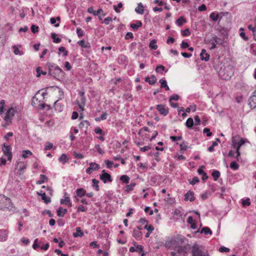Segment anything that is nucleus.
Wrapping results in <instances>:
<instances>
[{"instance_id":"1","label":"nucleus","mask_w":256,"mask_h":256,"mask_svg":"<svg viewBox=\"0 0 256 256\" xmlns=\"http://www.w3.org/2000/svg\"><path fill=\"white\" fill-rule=\"evenodd\" d=\"M188 241L184 244H178L175 252H172V256H186L190 250H192V246L188 244Z\"/></svg>"},{"instance_id":"2","label":"nucleus","mask_w":256,"mask_h":256,"mask_svg":"<svg viewBox=\"0 0 256 256\" xmlns=\"http://www.w3.org/2000/svg\"><path fill=\"white\" fill-rule=\"evenodd\" d=\"M46 66L48 69V74L56 78L60 77L63 73L62 70L58 66H55L54 64L48 62L46 64Z\"/></svg>"},{"instance_id":"3","label":"nucleus","mask_w":256,"mask_h":256,"mask_svg":"<svg viewBox=\"0 0 256 256\" xmlns=\"http://www.w3.org/2000/svg\"><path fill=\"white\" fill-rule=\"evenodd\" d=\"M169 240L172 247H175L176 249L178 244H184L188 240L183 236L178 235L169 239Z\"/></svg>"},{"instance_id":"4","label":"nucleus","mask_w":256,"mask_h":256,"mask_svg":"<svg viewBox=\"0 0 256 256\" xmlns=\"http://www.w3.org/2000/svg\"><path fill=\"white\" fill-rule=\"evenodd\" d=\"M192 256H208V254L198 244H194L192 246Z\"/></svg>"},{"instance_id":"5","label":"nucleus","mask_w":256,"mask_h":256,"mask_svg":"<svg viewBox=\"0 0 256 256\" xmlns=\"http://www.w3.org/2000/svg\"><path fill=\"white\" fill-rule=\"evenodd\" d=\"M2 152H3L4 154L7 156L8 160L11 162L12 156L10 147L8 146H6V144H4L2 147Z\"/></svg>"},{"instance_id":"6","label":"nucleus","mask_w":256,"mask_h":256,"mask_svg":"<svg viewBox=\"0 0 256 256\" xmlns=\"http://www.w3.org/2000/svg\"><path fill=\"white\" fill-rule=\"evenodd\" d=\"M102 174L100 176V178L104 183L106 184L107 182H112L111 176L109 174L107 173L105 170H102Z\"/></svg>"},{"instance_id":"7","label":"nucleus","mask_w":256,"mask_h":256,"mask_svg":"<svg viewBox=\"0 0 256 256\" xmlns=\"http://www.w3.org/2000/svg\"><path fill=\"white\" fill-rule=\"evenodd\" d=\"M15 110L13 108H9L6 114L4 120L6 122H11L12 117L14 116Z\"/></svg>"},{"instance_id":"8","label":"nucleus","mask_w":256,"mask_h":256,"mask_svg":"<svg viewBox=\"0 0 256 256\" xmlns=\"http://www.w3.org/2000/svg\"><path fill=\"white\" fill-rule=\"evenodd\" d=\"M156 109L159 112L160 114H162L164 116H166L168 112V108L164 105L163 104H158L156 106Z\"/></svg>"},{"instance_id":"9","label":"nucleus","mask_w":256,"mask_h":256,"mask_svg":"<svg viewBox=\"0 0 256 256\" xmlns=\"http://www.w3.org/2000/svg\"><path fill=\"white\" fill-rule=\"evenodd\" d=\"M100 166L95 162H90V166L86 170V172L88 174H90L92 170H96L100 169Z\"/></svg>"},{"instance_id":"10","label":"nucleus","mask_w":256,"mask_h":256,"mask_svg":"<svg viewBox=\"0 0 256 256\" xmlns=\"http://www.w3.org/2000/svg\"><path fill=\"white\" fill-rule=\"evenodd\" d=\"M195 200V198L194 196V193L191 190H188L186 194H184V200H190V202H193Z\"/></svg>"},{"instance_id":"11","label":"nucleus","mask_w":256,"mask_h":256,"mask_svg":"<svg viewBox=\"0 0 256 256\" xmlns=\"http://www.w3.org/2000/svg\"><path fill=\"white\" fill-rule=\"evenodd\" d=\"M200 56L202 60L206 62H208L210 59V54L206 52V50L204 49H202L200 54Z\"/></svg>"},{"instance_id":"12","label":"nucleus","mask_w":256,"mask_h":256,"mask_svg":"<svg viewBox=\"0 0 256 256\" xmlns=\"http://www.w3.org/2000/svg\"><path fill=\"white\" fill-rule=\"evenodd\" d=\"M8 231L6 230H0V242H4L7 240Z\"/></svg>"},{"instance_id":"13","label":"nucleus","mask_w":256,"mask_h":256,"mask_svg":"<svg viewBox=\"0 0 256 256\" xmlns=\"http://www.w3.org/2000/svg\"><path fill=\"white\" fill-rule=\"evenodd\" d=\"M86 98L84 96L80 97V102L78 101L77 104L82 111L84 110V106L86 104Z\"/></svg>"},{"instance_id":"14","label":"nucleus","mask_w":256,"mask_h":256,"mask_svg":"<svg viewBox=\"0 0 256 256\" xmlns=\"http://www.w3.org/2000/svg\"><path fill=\"white\" fill-rule=\"evenodd\" d=\"M68 212L67 209H64L62 207H60L57 210V215L60 217H64V214Z\"/></svg>"},{"instance_id":"15","label":"nucleus","mask_w":256,"mask_h":256,"mask_svg":"<svg viewBox=\"0 0 256 256\" xmlns=\"http://www.w3.org/2000/svg\"><path fill=\"white\" fill-rule=\"evenodd\" d=\"M132 236L136 240H138L141 238L142 232L140 231L134 230L132 232Z\"/></svg>"},{"instance_id":"16","label":"nucleus","mask_w":256,"mask_h":256,"mask_svg":"<svg viewBox=\"0 0 256 256\" xmlns=\"http://www.w3.org/2000/svg\"><path fill=\"white\" fill-rule=\"evenodd\" d=\"M17 168H19V170L20 171V174H22L24 170H25L26 168V165L24 162H18V164L16 166Z\"/></svg>"},{"instance_id":"17","label":"nucleus","mask_w":256,"mask_h":256,"mask_svg":"<svg viewBox=\"0 0 256 256\" xmlns=\"http://www.w3.org/2000/svg\"><path fill=\"white\" fill-rule=\"evenodd\" d=\"M142 26V22L141 21L138 20L136 24H131L130 27L134 30H136L138 28Z\"/></svg>"},{"instance_id":"18","label":"nucleus","mask_w":256,"mask_h":256,"mask_svg":"<svg viewBox=\"0 0 256 256\" xmlns=\"http://www.w3.org/2000/svg\"><path fill=\"white\" fill-rule=\"evenodd\" d=\"M59 100H58L56 101L54 103V107L55 108V110L59 112H60L63 110V106H62L61 104H60L58 102Z\"/></svg>"},{"instance_id":"19","label":"nucleus","mask_w":256,"mask_h":256,"mask_svg":"<svg viewBox=\"0 0 256 256\" xmlns=\"http://www.w3.org/2000/svg\"><path fill=\"white\" fill-rule=\"evenodd\" d=\"M76 232L73 234V236L75 238L78 236L82 237L84 235V232L82 230H81L80 228L79 227H77L76 228Z\"/></svg>"},{"instance_id":"20","label":"nucleus","mask_w":256,"mask_h":256,"mask_svg":"<svg viewBox=\"0 0 256 256\" xmlns=\"http://www.w3.org/2000/svg\"><path fill=\"white\" fill-rule=\"evenodd\" d=\"M76 194L78 196L82 198L86 194V191L83 188H80L76 190Z\"/></svg>"},{"instance_id":"21","label":"nucleus","mask_w":256,"mask_h":256,"mask_svg":"<svg viewBox=\"0 0 256 256\" xmlns=\"http://www.w3.org/2000/svg\"><path fill=\"white\" fill-rule=\"evenodd\" d=\"M78 44L82 48H90V44L88 42H86L84 40H80Z\"/></svg>"},{"instance_id":"22","label":"nucleus","mask_w":256,"mask_h":256,"mask_svg":"<svg viewBox=\"0 0 256 256\" xmlns=\"http://www.w3.org/2000/svg\"><path fill=\"white\" fill-rule=\"evenodd\" d=\"M187 222H188L191 225V228H192V229H196V223L194 222V220H193V218L192 216H189L188 218V220H187Z\"/></svg>"},{"instance_id":"23","label":"nucleus","mask_w":256,"mask_h":256,"mask_svg":"<svg viewBox=\"0 0 256 256\" xmlns=\"http://www.w3.org/2000/svg\"><path fill=\"white\" fill-rule=\"evenodd\" d=\"M135 11L140 14H143L144 10V6H142V3H139L138 4V6L137 8H136Z\"/></svg>"},{"instance_id":"24","label":"nucleus","mask_w":256,"mask_h":256,"mask_svg":"<svg viewBox=\"0 0 256 256\" xmlns=\"http://www.w3.org/2000/svg\"><path fill=\"white\" fill-rule=\"evenodd\" d=\"M160 87L162 88H164L166 90H170L167 84V82L166 80L160 79Z\"/></svg>"},{"instance_id":"25","label":"nucleus","mask_w":256,"mask_h":256,"mask_svg":"<svg viewBox=\"0 0 256 256\" xmlns=\"http://www.w3.org/2000/svg\"><path fill=\"white\" fill-rule=\"evenodd\" d=\"M48 177L44 174H40V180H38L36 182V184H43L45 181L48 180Z\"/></svg>"},{"instance_id":"26","label":"nucleus","mask_w":256,"mask_h":256,"mask_svg":"<svg viewBox=\"0 0 256 256\" xmlns=\"http://www.w3.org/2000/svg\"><path fill=\"white\" fill-rule=\"evenodd\" d=\"M198 232H200L199 230L198 231ZM200 232L201 234L204 233L205 234L207 235L208 234H212V231L210 230V229L208 227H204L200 231Z\"/></svg>"},{"instance_id":"27","label":"nucleus","mask_w":256,"mask_h":256,"mask_svg":"<svg viewBox=\"0 0 256 256\" xmlns=\"http://www.w3.org/2000/svg\"><path fill=\"white\" fill-rule=\"evenodd\" d=\"M156 40L154 39L150 41L149 47L150 50H156L158 48V46L156 44Z\"/></svg>"},{"instance_id":"28","label":"nucleus","mask_w":256,"mask_h":256,"mask_svg":"<svg viewBox=\"0 0 256 256\" xmlns=\"http://www.w3.org/2000/svg\"><path fill=\"white\" fill-rule=\"evenodd\" d=\"M68 159L67 158V156L64 154H62L58 158L59 162L63 164L66 163L68 162Z\"/></svg>"},{"instance_id":"29","label":"nucleus","mask_w":256,"mask_h":256,"mask_svg":"<svg viewBox=\"0 0 256 256\" xmlns=\"http://www.w3.org/2000/svg\"><path fill=\"white\" fill-rule=\"evenodd\" d=\"M186 22L185 18L183 16H180L176 20V24L178 26H182L184 23Z\"/></svg>"},{"instance_id":"30","label":"nucleus","mask_w":256,"mask_h":256,"mask_svg":"<svg viewBox=\"0 0 256 256\" xmlns=\"http://www.w3.org/2000/svg\"><path fill=\"white\" fill-rule=\"evenodd\" d=\"M194 120L191 118H188L186 121V125L188 128H191L194 126Z\"/></svg>"},{"instance_id":"31","label":"nucleus","mask_w":256,"mask_h":256,"mask_svg":"<svg viewBox=\"0 0 256 256\" xmlns=\"http://www.w3.org/2000/svg\"><path fill=\"white\" fill-rule=\"evenodd\" d=\"M92 186L95 188V190L96 191H98L100 190L98 186L99 181L95 178H94L92 180Z\"/></svg>"},{"instance_id":"32","label":"nucleus","mask_w":256,"mask_h":256,"mask_svg":"<svg viewBox=\"0 0 256 256\" xmlns=\"http://www.w3.org/2000/svg\"><path fill=\"white\" fill-rule=\"evenodd\" d=\"M42 198L46 204H48L51 202L50 198L47 197L44 192H43L42 194Z\"/></svg>"},{"instance_id":"33","label":"nucleus","mask_w":256,"mask_h":256,"mask_svg":"<svg viewBox=\"0 0 256 256\" xmlns=\"http://www.w3.org/2000/svg\"><path fill=\"white\" fill-rule=\"evenodd\" d=\"M120 180L124 184H128L129 182L130 178L126 175H122L120 176Z\"/></svg>"},{"instance_id":"34","label":"nucleus","mask_w":256,"mask_h":256,"mask_svg":"<svg viewBox=\"0 0 256 256\" xmlns=\"http://www.w3.org/2000/svg\"><path fill=\"white\" fill-rule=\"evenodd\" d=\"M57 34L55 33H52L51 37L53 40V42L55 43H59L61 42V39L59 38H56Z\"/></svg>"},{"instance_id":"35","label":"nucleus","mask_w":256,"mask_h":256,"mask_svg":"<svg viewBox=\"0 0 256 256\" xmlns=\"http://www.w3.org/2000/svg\"><path fill=\"white\" fill-rule=\"evenodd\" d=\"M212 175L214 178V180L216 181L220 176V172L219 171L215 170L212 172Z\"/></svg>"},{"instance_id":"36","label":"nucleus","mask_w":256,"mask_h":256,"mask_svg":"<svg viewBox=\"0 0 256 256\" xmlns=\"http://www.w3.org/2000/svg\"><path fill=\"white\" fill-rule=\"evenodd\" d=\"M14 52L15 54L22 56L23 54V52L20 50L16 46H13Z\"/></svg>"},{"instance_id":"37","label":"nucleus","mask_w":256,"mask_h":256,"mask_svg":"<svg viewBox=\"0 0 256 256\" xmlns=\"http://www.w3.org/2000/svg\"><path fill=\"white\" fill-rule=\"evenodd\" d=\"M210 18H212V20L214 22L218 20V19L220 18V14H216L214 12H212L210 14Z\"/></svg>"},{"instance_id":"38","label":"nucleus","mask_w":256,"mask_h":256,"mask_svg":"<svg viewBox=\"0 0 256 256\" xmlns=\"http://www.w3.org/2000/svg\"><path fill=\"white\" fill-rule=\"evenodd\" d=\"M165 68L162 65H159L158 66H156V71L160 74H162Z\"/></svg>"},{"instance_id":"39","label":"nucleus","mask_w":256,"mask_h":256,"mask_svg":"<svg viewBox=\"0 0 256 256\" xmlns=\"http://www.w3.org/2000/svg\"><path fill=\"white\" fill-rule=\"evenodd\" d=\"M40 68H41L40 67H38L36 69V72H37V77H39L40 74H42L43 75H46V72L40 70Z\"/></svg>"},{"instance_id":"40","label":"nucleus","mask_w":256,"mask_h":256,"mask_svg":"<svg viewBox=\"0 0 256 256\" xmlns=\"http://www.w3.org/2000/svg\"><path fill=\"white\" fill-rule=\"evenodd\" d=\"M230 167L234 170H237L239 168V165L235 162H232L230 164Z\"/></svg>"},{"instance_id":"41","label":"nucleus","mask_w":256,"mask_h":256,"mask_svg":"<svg viewBox=\"0 0 256 256\" xmlns=\"http://www.w3.org/2000/svg\"><path fill=\"white\" fill-rule=\"evenodd\" d=\"M136 186V184L134 182H132L130 184L127 185L126 186V192H129L133 190L134 187Z\"/></svg>"},{"instance_id":"42","label":"nucleus","mask_w":256,"mask_h":256,"mask_svg":"<svg viewBox=\"0 0 256 256\" xmlns=\"http://www.w3.org/2000/svg\"><path fill=\"white\" fill-rule=\"evenodd\" d=\"M242 204L244 206H250V199L247 198L246 200H242Z\"/></svg>"},{"instance_id":"43","label":"nucleus","mask_w":256,"mask_h":256,"mask_svg":"<svg viewBox=\"0 0 256 256\" xmlns=\"http://www.w3.org/2000/svg\"><path fill=\"white\" fill-rule=\"evenodd\" d=\"M28 154L32 155V152L29 150H24L22 151V157L26 158H28Z\"/></svg>"},{"instance_id":"44","label":"nucleus","mask_w":256,"mask_h":256,"mask_svg":"<svg viewBox=\"0 0 256 256\" xmlns=\"http://www.w3.org/2000/svg\"><path fill=\"white\" fill-rule=\"evenodd\" d=\"M38 26L35 24H32L30 28L31 30L34 34H36V32H38Z\"/></svg>"},{"instance_id":"45","label":"nucleus","mask_w":256,"mask_h":256,"mask_svg":"<svg viewBox=\"0 0 256 256\" xmlns=\"http://www.w3.org/2000/svg\"><path fill=\"white\" fill-rule=\"evenodd\" d=\"M181 32H182V34L184 36H188L190 34V32L188 28H186L184 30H182Z\"/></svg>"},{"instance_id":"46","label":"nucleus","mask_w":256,"mask_h":256,"mask_svg":"<svg viewBox=\"0 0 256 256\" xmlns=\"http://www.w3.org/2000/svg\"><path fill=\"white\" fill-rule=\"evenodd\" d=\"M60 52H63V56H65L68 55V51L66 50V48L64 46H60L58 48Z\"/></svg>"},{"instance_id":"47","label":"nucleus","mask_w":256,"mask_h":256,"mask_svg":"<svg viewBox=\"0 0 256 256\" xmlns=\"http://www.w3.org/2000/svg\"><path fill=\"white\" fill-rule=\"evenodd\" d=\"M100 14L102 16H106V14L103 12V10L102 8H100L97 11H96L95 13L94 14V16H98Z\"/></svg>"},{"instance_id":"48","label":"nucleus","mask_w":256,"mask_h":256,"mask_svg":"<svg viewBox=\"0 0 256 256\" xmlns=\"http://www.w3.org/2000/svg\"><path fill=\"white\" fill-rule=\"evenodd\" d=\"M151 80L148 82L150 85L154 84L156 82V78L154 76L152 75L150 77Z\"/></svg>"},{"instance_id":"49","label":"nucleus","mask_w":256,"mask_h":256,"mask_svg":"<svg viewBox=\"0 0 256 256\" xmlns=\"http://www.w3.org/2000/svg\"><path fill=\"white\" fill-rule=\"evenodd\" d=\"M203 132L204 134H206L207 136H212V133L210 132V130L208 128H204L203 130Z\"/></svg>"},{"instance_id":"50","label":"nucleus","mask_w":256,"mask_h":256,"mask_svg":"<svg viewBox=\"0 0 256 256\" xmlns=\"http://www.w3.org/2000/svg\"><path fill=\"white\" fill-rule=\"evenodd\" d=\"M179 96L178 94H174L170 98L169 101L171 102L172 100H178L179 98Z\"/></svg>"},{"instance_id":"51","label":"nucleus","mask_w":256,"mask_h":256,"mask_svg":"<svg viewBox=\"0 0 256 256\" xmlns=\"http://www.w3.org/2000/svg\"><path fill=\"white\" fill-rule=\"evenodd\" d=\"M50 22L51 24H54L55 27H58L60 26L59 23L56 24V20L54 18H50Z\"/></svg>"},{"instance_id":"52","label":"nucleus","mask_w":256,"mask_h":256,"mask_svg":"<svg viewBox=\"0 0 256 256\" xmlns=\"http://www.w3.org/2000/svg\"><path fill=\"white\" fill-rule=\"evenodd\" d=\"M73 154L75 158L78 159H82L84 158V156L82 154H78L76 152H74Z\"/></svg>"},{"instance_id":"53","label":"nucleus","mask_w":256,"mask_h":256,"mask_svg":"<svg viewBox=\"0 0 256 256\" xmlns=\"http://www.w3.org/2000/svg\"><path fill=\"white\" fill-rule=\"evenodd\" d=\"M200 182V180H199L197 176H194L192 178V180L191 182H190V184H191L192 185H194L196 183L198 182Z\"/></svg>"},{"instance_id":"54","label":"nucleus","mask_w":256,"mask_h":256,"mask_svg":"<svg viewBox=\"0 0 256 256\" xmlns=\"http://www.w3.org/2000/svg\"><path fill=\"white\" fill-rule=\"evenodd\" d=\"M76 33L78 37H82L84 34L83 30L80 28H78L76 29Z\"/></svg>"},{"instance_id":"55","label":"nucleus","mask_w":256,"mask_h":256,"mask_svg":"<svg viewBox=\"0 0 256 256\" xmlns=\"http://www.w3.org/2000/svg\"><path fill=\"white\" fill-rule=\"evenodd\" d=\"M52 147H53V144L52 143H50V142H47L44 149L46 150H50Z\"/></svg>"},{"instance_id":"56","label":"nucleus","mask_w":256,"mask_h":256,"mask_svg":"<svg viewBox=\"0 0 256 256\" xmlns=\"http://www.w3.org/2000/svg\"><path fill=\"white\" fill-rule=\"evenodd\" d=\"M170 138L173 142H176V140H181L182 139V136H171L170 137Z\"/></svg>"},{"instance_id":"57","label":"nucleus","mask_w":256,"mask_h":256,"mask_svg":"<svg viewBox=\"0 0 256 256\" xmlns=\"http://www.w3.org/2000/svg\"><path fill=\"white\" fill-rule=\"evenodd\" d=\"M232 146L236 148V152H240V149L241 146L238 145L234 140L232 142Z\"/></svg>"},{"instance_id":"58","label":"nucleus","mask_w":256,"mask_h":256,"mask_svg":"<svg viewBox=\"0 0 256 256\" xmlns=\"http://www.w3.org/2000/svg\"><path fill=\"white\" fill-rule=\"evenodd\" d=\"M87 210V208L84 206L83 205L80 206L78 208V212H86Z\"/></svg>"},{"instance_id":"59","label":"nucleus","mask_w":256,"mask_h":256,"mask_svg":"<svg viewBox=\"0 0 256 256\" xmlns=\"http://www.w3.org/2000/svg\"><path fill=\"white\" fill-rule=\"evenodd\" d=\"M134 38L133 34L131 32H128L126 34L125 38L128 40L129 38L132 39Z\"/></svg>"},{"instance_id":"60","label":"nucleus","mask_w":256,"mask_h":256,"mask_svg":"<svg viewBox=\"0 0 256 256\" xmlns=\"http://www.w3.org/2000/svg\"><path fill=\"white\" fill-rule=\"evenodd\" d=\"M180 46L182 48H188L189 44L188 42L182 41L181 43Z\"/></svg>"},{"instance_id":"61","label":"nucleus","mask_w":256,"mask_h":256,"mask_svg":"<svg viewBox=\"0 0 256 256\" xmlns=\"http://www.w3.org/2000/svg\"><path fill=\"white\" fill-rule=\"evenodd\" d=\"M112 21V18L110 17H107L105 19H104L102 22L103 23H104L106 24H108L110 22Z\"/></svg>"},{"instance_id":"62","label":"nucleus","mask_w":256,"mask_h":256,"mask_svg":"<svg viewBox=\"0 0 256 256\" xmlns=\"http://www.w3.org/2000/svg\"><path fill=\"white\" fill-rule=\"evenodd\" d=\"M95 148L98 150V152L100 154H103L104 153V152L102 148H100V145L96 144L95 146Z\"/></svg>"},{"instance_id":"63","label":"nucleus","mask_w":256,"mask_h":256,"mask_svg":"<svg viewBox=\"0 0 256 256\" xmlns=\"http://www.w3.org/2000/svg\"><path fill=\"white\" fill-rule=\"evenodd\" d=\"M194 120L196 122L195 125H196V126L200 125V120L199 116L198 115H196L194 116Z\"/></svg>"},{"instance_id":"64","label":"nucleus","mask_w":256,"mask_h":256,"mask_svg":"<svg viewBox=\"0 0 256 256\" xmlns=\"http://www.w3.org/2000/svg\"><path fill=\"white\" fill-rule=\"evenodd\" d=\"M94 132L96 134H103L102 130L101 128H98V127L94 129Z\"/></svg>"}]
</instances>
